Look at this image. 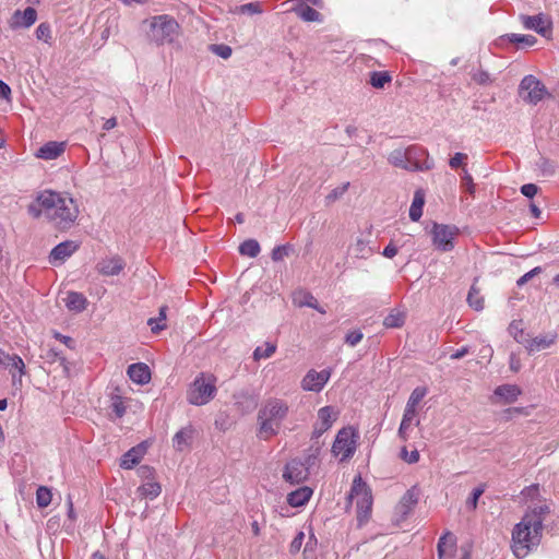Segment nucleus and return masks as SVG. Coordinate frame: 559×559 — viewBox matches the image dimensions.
I'll use <instances>...</instances> for the list:
<instances>
[{
  "label": "nucleus",
  "mask_w": 559,
  "mask_h": 559,
  "mask_svg": "<svg viewBox=\"0 0 559 559\" xmlns=\"http://www.w3.org/2000/svg\"><path fill=\"white\" fill-rule=\"evenodd\" d=\"M37 19V12L34 8L27 7L24 11H15L13 14V26L15 27H29Z\"/></svg>",
  "instance_id": "21"
},
{
  "label": "nucleus",
  "mask_w": 559,
  "mask_h": 559,
  "mask_svg": "<svg viewBox=\"0 0 559 559\" xmlns=\"http://www.w3.org/2000/svg\"><path fill=\"white\" fill-rule=\"evenodd\" d=\"M523 26L526 29H534L538 34L546 36L550 32V25L546 24L543 14L537 15H521L520 16Z\"/></svg>",
  "instance_id": "17"
},
{
  "label": "nucleus",
  "mask_w": 559,
  "mask_h": 559,
  "mask_svg": "<svg viewBox=\"0 0 559 559\" xmlns=\"http://www.w3.org/2000/svg\"><path fill=\"white\" fill-rule=\"evenodd\" d=\"M416 417V412L404 409L403 418L397 431V436L402 441H407L408 430L411 429L412 423Z\"/></svg>",
  "instance_id": "32"
},
{
  "label": "nucleus",
  "mask_w": 559,
  "mask_h": 559,
  "mask_svg": "<svg viewBox=\"0 0 559 559\" xmlns=\"http://www.w3.org/2000/svg\"><path fill=\"white\" fill-rule=\"evenodd\" d=\"M425 204V195L421 190H417L414 194L413 202L409 207V218L413 222H417L420 219L423 215V207Z\"/></svg>",
  "instance_id": "30"
},
{
  "label": "nucleus",
  "mask_w": 559,
  "mask_h": 559,
  "mask_svg": "<svg viewBox=\"0 0 559 559\" xmlns=\"http://www.w3.org/2000/svg\"><path fill=\"white\" fill-rule=\"evenodd\" d=\"M331 377L330 369H323L316 371L314 369L309 370L301 381V388L305 391L320 392Z\"/></svg>",
  "instance_id": "11"
},
{
  "label": "nucleus",
  "mask_w": 559,
  "mask_h": 559,
  "mask_svg": "<svg viewBox=\"0 0 559 559\" xmlns=\"http://www.w3.org/2000/svg\"><path fill=\"white\" fill-rule=\"evenodd\" d=\"M400 457L408 464H415L419 461V452L415 449L412 452L407 451L406 447H403L400 451Z\"/></svg>",
  "instance_id": "52"
},
{
  "label": "nucleus",
  "mask_w": 559,
  "mask_h": 559,
  "mask_svg": "<svg viewBox=\"0 0 559 559\" xmlns=\"http://www.w3.org/2000/svg\"><path fill=\"white\" fill-rule=\"evenodd\" d=\"M418 502V491L415 487L408 489L401 498L396 510L402 518H406Z\"/></svg>",
  "instance_id": "20"
},
{
  "label": "nucleus",
  "mask_w": 559,
  "mask_h": 559,
  "mask_svg": "<svg viewBox=\"0 0 559 559\" xmlns=\"http://www.w3.org/2000/svg\"><path fill=\"white\" fill-rule=\"evenodd\" d=\"M337 419V413L332 406H324L318 411V420L316 424L328 431Z\"/></svg>",
  "instance_id": "24"
},
{
  "label": "nucleus",
  "mask_w": 559,
  "mask_h": 559,
  "mask_svg": "<svg viewBox=\"0 0 559 559\" xmlns=\"http://www.w3.org/2000/svg\"><path fill=\"white\" fill-rule=\"evenodd\" d=\"M547 93L545 85L533 75H526L520 83V94L525 102L537 104Z\"/></svg>",
  "instance_id": "10"
},
{
  "label": "nucleus",
  "mask_w": 559,
  "mask_h": 559,
  "mask_svg": "<svg viewBox=\"0 0 559 559\" xmlns=\"http://www.w3.org/2000/svg\"><path fill=\"white\" fill-rule=\"evenodd\" d=\"M166 310L167 307L163 306L159 308V314L157 318H150L147 320V325L151 328V331L154 334L159 333L166 328L165 321H166Z\"/></svg>",
  "instance_id": "38"
},
{
  "label": "nucleus",
  "mask_w": 559,
  "mask_h": 559,
  "mask_svg": "<svg viewBox=\"0 0 559 559\" xmlns=\"http://www.w3.org/2000/svg\"><path fill=\"white\" fill-rule=\"evenodd\" d=\"M359 436L353 427H344L336 433L332 445L334 456H340V462H346L353 457L357 449Z\"/></svg>",
  "instance_id": "7"
},
{
  "label": "nucleus",
  "mask_w": 559,
  "mask_h": 559,
  "mask_svg": "<svg viewBox=\"0 0 559 559\" xmlns=\"http://www.w3.org/2000/svg\"><path fill=\"white\" fill-rule=\"evenodd\" d=\"M353 251L358 259H368L373 250L368 246V241L362 238H357Z\"/></svg>",
  "instance_id": "40"
},
{
  "label": "nucleus",
  "mask_w": 559,
  "mask_h": 559,
  "mask_svg": "<svg viewBox=\"0 0 559 559\" xmlns=\"http://www.w3.org/2000/svg\"><path fill=\"white\" fill-rule=\"evenodd\" d=\"M64 150V142L49 141L37 150L35 156L40 159L52 160L63 154Z\"/></svg>",
  "instance_id": "16"
},
{
  "label": "nucleus",
  "mask_w": 559,
  "mask_h": 559,
  "mask_svg": "<svg viewBox=\"0 0 559 559\" xmlns=\"http://www.w3.org/2000/svg\"><path fill=\"white\" fill-rule=\"evenodd\" d=\"M369 82L374 88H383L386 83L391 82V75L386 71H373Z\"/></svg>",
  "instance_id": "43"
},
{
  "label": "nucleus",
  "mask_w": 559,
  "mask_h": 559,
  "mask_svg": "<svg viewBox=\"0 0 559 559\" xmlns=\"http://www.w3.org/2000/svg\"><path fill=\"white\" fill-rule=\"evenodd\" d=\"M261 251L260 245L255 239L245 240L239 246V252L242 255H247L250 258H255Z\"/></svg>",
  "instance_id": "39"
},
{
  "label": "nucleus",
  "mask_w": 559,
  "mask_h": 559,
  "mask_svg": "<svg viewBox=\"0 0 559 559\" xmlns=\"http://www.w3.org/2000/svg\"><path fill=\"white\" fill-rule=\"evenodd\" d=\"M521 394V390L515 384H502L496 388L495 395L503 399L507 403H513Z\"/></svg>",
  "instance_id": "28"
},
{
  "label": "nucleus",
  "mask_w": 559,
  "mask_h": 559,
  "mask_svg": "<svg viewBox=\"0 0 559 559\" xmlns=\"http://www.w3.org/2000/svg\"><path fill=\"white\" fill-rule=\"evenodd\" d=\"M27 214L38 219L43 215L58 230H69L79 217L75 200L67 192L44 190L27 205Z\"/></svg>",
  "instance_id": "1"
},
{
  "label": "nucleus",
  "mask_w": 559,
  "mask_h": 559,
  "mask_svg": "<svg viewBox=\"0 0 559 559\" xmlns=\"http://www.w3.org/2000/svg\"><path fill=\"white\" fill-rule=\"evenodd\" d=\"M66 306L70 311L82 312L86 309L87 299L81 293L70 292L64 299Z\"/></svg>",
  "instance_id": "26"
},
{
  "label": "nucleus",
  "mask_w": 559,
  "mask_h": 559,
  "mask_svg": "<svg viewBox=\"0 0 559 559\" xmlns=\"http://www.w3.org/2000/svg\"><path fill=\"white\" fill-rule=\"evenodd\" d=\"M304 465L301 459H293L286 464L283 478L292 485L304 483L309 476V472Z\"/></svg>",
  "instance_id": "12"
},
{
  "label": "nucleus",
  "mask_w": 559,
  "mask_h": 559,
  "mask_svg": "<svg viewBox=\"0 0 559 559\" xmlns=\"http://www.w3.org/2000/svg\"><path fill=\"white\" fill-rule=\"evenodd\" d=\"M348 498L350 500L356 499L357 522L359 526H362L371 514L372 495L370 487L360 475L354 478Z\"/></svg>",
  "instance_id": "6"
},
{
  "label": "nucleus",
  "mask_w": 559,
  "mask_h": 559,
  "mask_svg": "<svg viewBox=\"0 0 559 559\" xmlns=\"http://www.w3.org/2000/svg\"><path fill=\"white\" fill-rule=\"evenodd\" d=\"M484 491H485V486L484 485L474 488L472 493H471V496H469V498L466 501L467 508H469L472 510H475L477 508L478 499L484 493Z\"/></svg>",
  "instance_id": "50"
},
{
  "label": "nucleus",
  "mask_w": 559,
  "mask_h": 559,
  "mask_svg": "<svg viewBox=\"0 0 559 559\" xmlns=\"http://www.w3.org/2000/svg\"><path fill=\"white\" fill-rule=\"evenodd\" d=\"M79 249V245L72 240H66L58 243L50 252L49 260L51 263L63 262Z\"/></svg>",
  "instance_id": "15"
},
{
  "label": "nucleus",
  "mask_w": 559,
  "mask_h": 559,
  "mask_svg": "<svg viewBox=\"0 0 559 559\" xmlns=\"http://www.w3.org/2000/svg\"><path fill=\"white\" fill-rule=\"evenodd\" d=\"M558 340V333L556 331H548L542 333L535 337H530L525 349L528 354H534L544 349H548L556 344Z\"/></svg>",
  "instance_id": "13"
},
{
  "label": "nucleus",
  "mask_w": 559,
  "mask_h": 559,
  "mask_svg": "<svg viewBox=\"0 0 559 559\" xmlns=\"http://www.w3.org/2000/svg\"><path fill=\"white\" fill-rule=\"evenodd\" d=\"M293 11L305 22H322L321 13L307 4H300Z\"/></svg>",
  "instance_id": "29"
},
{
  "label": "nucleus",
  "mask_w": 559,
  "mask_h": 559,
  "mask_svg": "<svg viewBox=\"0 0 559 559\" xmlns=\"http://www.w3.org/2000/svg\"><path fill=\"white\" fill-rule=\"evenodd\" d=\"M237 11L241 14H260L262 9L258 2H249L237 8Z\"/></svg>",
  "instance_id": "55"
},
{
  "label": "nucleus",
  "mask_w": 559,
  "mask_h": 559,
  "mask_svg": "<svg viewBox=\"0 0 559 559\" xmlns=\"http://www.w3.org/2000/svg\"><path fill=\"white\" fill-rule=\"evenodd\" d=\"M509 367L513 372L520 371L522 364L520 356L515 353H511L509 356Z\"/></svg>",
  "instance_id": "63"
},
{
  "label": "nucleus",
  "mask_w": 559,
  "mask_h": 559,
  "mask_svg": "<svg viewBox=\"0 0 559 559\" xmlns=\"http://www.w3.org/2000/svg\"><path fill=\"white\" fill-rule=\"evenodd\" d=\"M304 539H305V533L304 532H299L294 537V539L292 540V543L289 545V552L292 555H296L300 550V548H301V546L304 544Z\"/></svg>",
  "instance_id": "59"
},
{
  "label": "nucleus",
  "mask_w": 559,
  "mask_h": 559,
  "mask_svg": "<svg viewBox=\"0 0 559 559\" xmlns=\"http://www.w3.org/2000/svg\"><path fill=\"white\" fill-rule=\"evenodd\" d=\"M127 374L138 384H146L151 380V370L144 362H135L128 367Z\"/></svg>",
  "instance_id": "19"
},
{
  "label": "nucleus",
  "mask_w": 559,
  "mask_h": 559,
  "mask_svg": "<svg viewBox=\"0 0 559 559\" xmlns=\"http://www.w3.org/2000/svg\"><path fill=\"white\" fill-rule=\"evenodd\" d=\"M312 492H313L312 489L307 486L300 487V488L292 491L287 496V502L292 507H301L310 500Z\"/></svg>",
  "instance_id": "23"
},
{
  "label": "nucleus",
  "mask_w": 559,
  "mask_h": 559,
  "mask_svg": "<svg viewBox=\"0 0 559 559\" xmlns=\"http://www.w3.org/2000/svg\"><path fill=\"white\" fill-rule=\"evenodd\" d=\"M407 170L425 171L433 168L435 163L429 157L428 151L419 145H411L406 148Z\"/></svg>",
  "instance_id": "8"
},
{
  "label": "nucleus",
  "mask_w": 559,
  "mask_h": 559,
  "mask_svg": "<svg viewBox=\"0 0 559 559\" xmlns=\"http://www.w3.org/2000/svg\"><path fill=\"white\" fill-rule=\"evenodd\" d=\"M405 312L393 309L383 320V325L389 329H396L403 326L405 323Z\"/></svg>",
  "instance_id": "33"
},
{
  "label": "nucleus",
  "mask_w": 559,
  "mask_h": 559,
  "mask_svg": "<svg viewBox=\"0 0 559 559\" xmlns=\"http://www.w3.org/2000/svg\"><path fill=\"white\" fill-rule=\"evenodd\" d=\"M426 394H427V389L425 386L415 388L408 397L405 409L416 412L417 405L423 401V399L426 396Z\"/></svg>",
  "instance_id": "37"
},
{
  "label": "nucleus",
  "mask_w": 559,
  "mask_h": 559,
  "mask_svg": "<svg viewBox=\"0 0 559 559\" xmlns=\"http://www.w3.org/2000/svg\"><path fill=\"white\" fill-rule=\"evenodd\" d=\"M51 498L52 495L49 488L45 486L38 487L36 491V503L39 508L48 507L51 502Z\"/></svg>",
  "instance_id": "46"
},
{
  "label": "nucleus",
  "mask_w": 559,
  "mask_h": 559,
  "mask_svg": "<svg viewBox=\"0 0 559 559\" xmlns=\"http://www.w3.org/2000/svg\"><path fill=\"white\" fill-rule=\"evenodd\" d=\"M211 51L223 59H228L231 56V48L225 44L211 45Z\"/></svg>",
  "instance_id": "54"
},
{
  "label": "nucleus",
  "mask_w": 559,
  "mask_h": 559,
  "mask_svg": "<svg viewBox=\"0 0 559 559\" xmlns=\"http://www.w3.org/2000/svg\"><path fill=\"white\" fill-rule=\"evenodd\" d=\"M322 443L320 441H316L311 443V445L307 449L304 460H301V464L307 468L310 473V469L318 465L319 455L321 453Z\"/></svg>",
  "instance_id": "27"
},
{
  "label": "nucleus",
  "mask_w": 559,
  "mask_h": 559,
  "mask_svg": "<svg viewBox=\"0 0 559 559\" xmlns=\"http://www.w3.org/2000/svg\"><path fill=\"white\" fill-rule=\"evenodd\" d=\"M542 526L536 515L524 514L521 522L512 531V551L519 559L526 557L537 547L542 538Z\"/></svg>",
  "instance_id": "2"
},
{
  "label": "nucleus",
  "mask_w": 559,
  "mask_h": 559,
  "mask_svg": "<svg viewBox=\"0 0 559 559\" xmlns=\"http://www.w3.org/2000/svg\"><path fill=\"white\" fill-rule=\"evenodd\" d=\"M364 337V334L360 330H354L346 334L345 343L352 347L356 346Z\"/></svg>",
  "instance_id": "57"
},
{
  "label": "nucleus",
  "mask_w": 559,
  "mask_h": 559,
  "mask_svg": "<svg viewBox=\"0 0 559 559\" xmlns=\"http://www.w3.org/2000/svg\"><path fill=\"white\" fill-rule=\"evenodd\" d=\"M509 333L513 336L515 342L526 345L530 340V334L525 333L521 326V321L513 320L509 325Z\"/></svg>",
  "instance_id": "35"
},
{
  "label": "nucleus",
  "mask_w": 559,
  "mask_h": 559,
  "mask_svg": "<svg viewBox=\"0 0 559 559\" xmlns=\"http://www.w3.org/2000/svg\"><path fill=\"white\" fill-rule=\"evenodd\" d=\"M543 271V269L540 266H536L534 269H532L531 271H528L527 273H525L524 275H522L518 281H516V285L519 287L523 286L524 284H526L530 280H532L534 276L540 274Z\"/></svg>",
  "instance_id": "60"
},
{
  "label": "nucleus",
  "mask_w": 559,
  "mask_h": 559,
  "mask_svg": "<svg viewBox=\"0 0 559 559\" xmlns=\"http://www.w3.org/2000/svg\"><path fill=\"white\" fill-rule=\"evenodd\" d=\"M288 412L289 406L286 401L276 397L266 400L258 412L259 437L267 440L276 436Z\"/></svg>",
  "instance_id": "3"
},
{
  "label": "nucleus",
  "mask_w": 559,
  "mask_h": 559,
  "mask_svg": "<svg viewBox=\"0 0 559 559\" xmlns=\"http://www.w3.org/2000/svg\"><path fill=\"white\" fill-rule=\"evenodd\" d=\"M288 246H276L271 252V258L274 262L282 261L284 257L288 255Z\"/></svg>",
  "instance_id": "58"
},
{
  "label": "nucleus",
  "mask_w": 559,
  "mask_h": 559,
  "mask_svg": "<svg viewBox=\"0 0 559 559\" xmlns=\"http://www.w3.org/2000/svg\"><path fill=\"white\" fill-rule=\"evenodd\" d=\"M36 38L47 43L51 38L50 26L47 23H40L35 31Z\"/></svg>",
  "instance_id": "53"
},
{
  "label": "nucleus",
  "mask_w": 559,
  "mask_h": 559,
  "mask_svg": "<svg viewBox=\"0 0 559 559\" xmlns=\"http://www.w3.org/2000/svg\"><path fill=\"white\" fill-rule=\"evenodd\" d=\"M151 40L158 46L173 44L179 36L180 26L170 15L162 14L153 16L150 21Z\"/></svg>",
  "instance_id": "5"
},
{
  "label": "nucleus",
  "mask_w": 559,
  "mask_h": 559,
  "mask_svg": "<svg viewBox=\"0 0 559 559\" xmlns=\"http://www.w3.org/2000/svg\"><path fill=\"white\" fill-rule=\"evenodd\" d=\"M276 352L274 343L266 342L264 346H258L253 352V359L259 361L261 359L270 358Z\"/></svg>",
  "instance_id": "44"
},
{
  "label": "nucleus",
  "mask_w": 559,
  "mask_h": 559,
  "mask_svg": "<svg viewBox=\"0 0 559 559\" xmlns=\"http://www.w3.org/2000/svg\"><path fill=\"white\" fill-rule=\"evenodd\" d=\"M538 192V187L535 183H525L521 187V193L526 198L532 199Z\"/></svg>",
  "instance_id": "62"
},
{
  "label": "nucleus",
  "mask_w": 559,
  "mask_h": 559,
  "mask_svg": "<svg viewBox=\"0 0 559 559\" xmlns=\"http://www.w3.org/2000/svg\"><path fill=\"white\" fill-rule=\"evenodd\" d=\"M110 407L111 412L115 414L117 418H121L126 414L124 403L122 401V397L119 395L112 397Z\"/></svg>",
  "instance_id": "49"
},
{
  "label": "nucleus",
  "mask_w": 559,
  "mask_h": 559,
  "mask_svg": "<svg viewBox=\"0 0 559 559\" xmlns=\"http://www.w3.org/2000/svg\"><path fill=\"white\" fill-rule=\"evenodd\" d=\"M549 512V508L546 504H539L537 507H534L525 514H533L536 515V519L539 520L540 526L543 527V522L545 520V515Z\"/></svg>",
  "instance_id": "56"
},
{
  "label": "nucleus",
  "mask_w": 559,
  "mask_h": 559,
  "mask_svg": "<svg viewBox=\"0 0 559 559\" xmlns=\"http://www.w3.org/2000/svg\"><path fill=\"white\" fill-rule=\"evenodd\" d=\"M126 263L119 255L105 258L97 263V271L105 276L118 275L124 269Z\"/></svg>",
  "instance_id": "14"
},
{
  "label": "nucleus",
  "mask_w": 559,
  "mask_h": 559,
  "mask_svg": "<svg viewBox=\"0 0 559 559\" xmlns=\"http://www.w3.org/2000/svg\"><path fill=\"white\" fill-rule=\"evenodd\" d=\"M192 436L191 428H182L173 438V445L177 451H182L188 445V440Z\"/></svg>",
  "instance_id": "36"
},
{
  "label": "nucleus",
  "mask_w": 559,
  "mask_h": 559,
  "mask_svg": "<svg viewBox=\"0 0 559 559\" xmlns=\"http://www.w3.org/2000/svg\"><path fill=\"white\" fill-rule=\"evenodd\" d=\"M468 305L476 311L484 309V298L480 296L479 289L472 285L467 295Z\"/></svg>",
  "instance_id": "41"
},
{
  "label": "nucleus",
  "mask_w": 559,
  "mask_h": 559,
  "mask_svg": "<svg viewBox=\"0 0 559 559\" xmlns=\"http://www.w3.org/2000/svg\"><path fill=\"white\" fill-rule=\"evenodd\" d=\"M5 368H8L12 374L13 385H16L17 383L21 384L22 376L25 373V364L23 359L19 355L13 354L10 356Z\"/></svg>",
  "instance_id": "22"
},
{
  "label": "nucleus",
  "mask_w": 559,
  "mask_h": 559,
  "mask_svg": "<svg viewBox=\"0 0 559 559\" xmlns=\"http://www.w3.org/2000/svg\"><path fill=\"white\" fill-rule=\"evenodd\" d=\"M468 159V156L467 154L465 153H455L449 160V166L452 168V169H457L460 167H463L465 168L464 166L466 165V162Z\"/></svg>",
  "instance_id": "51"
},
{
  "label": "nucleus",
  "mask_w": 559,
  "mask_h": 559,
  "mask_svg": "<svg viewBox=\"0 0 559 559\" xmlns=\"http://www.w3.org/2000/svg\"><path fill=\"white\" fill-rule=\"evenodd\" d=\"M459 229L455 226L433 223L431 235L432 243L438 250L451 251L454 248L453 239Z\"/></svg>",
  "instance_id": "9"
},
{
  "label": "nucleus",
  "mask_w": 559,
  "mask_h": 559,
  "mask_svg": "<svg viewBox=\"0 0 559 559\" xmlns=\"http://www.w3.org/2000/svg\"><path fill=\"white\" fill-rule=\"evenodd\" d=\"M512 44H520L522 46H534L537 43V38L533 35H523V34H507L504 36Z\"/></svg>",
  "instance_id": "42"
},
{
  "label": "nucleus",
  "mask_w": 559,
  "mask_h": 559,
  "mask_svg": "<svg viewBox=\"0 0 559 559\" xmlns=\"http://www.w3.org/2000/svg\"><path fill=\"white\" fill-rule=\"evenodd\" d=\"M145 452L146 447L144 445V443H140L131 448L122 455L120 466L124 469L133 468L136 464L140 463Z\"/></svg>",
  "instance_id": "18"
},
{
  "label": "nucleus",
  "mask_w": 559,
  "mask_h": 559,
  "mask_svg": "<svg viewBox=\"0 0 559 559\" xmlns=\"http://www.w3.org/2000/svg\"><path fill=\"white\" fill-rule=\"evenodd\" d=\"M448 540H449V547L453 548V546L455 545V538L453 537V535L450 532L444 533L439 538V542L437 545L439 559H444V557H445V547L448 545Z\"/></svg>",
  "instance_id": "45"
},
{
  "label": "nucleus",
  "mask_w": 559,
  "mask_h": 559,
  "mask_svg": "<svg viewBox=\"0 0 559 559\" xmlns=\"http://www.w3.org/2000/svg\"><path fill=\"white\" fill-rule=\"evenodd\" d=\"M473 79L479 84H486L490 81V75L486 71H478L474 74Z\"/></svg>",
  "instance_id": "64"
},
{
  "label": "nucleus",
  "mask_w": 559,
  "mask_h": 559,
  "mask_svg": "<svg viewBox=\"0 0 559 559\" xmlns=\"http://www.w3.org/2000/svg\"><path fill=\"white\" fill-rule=\"evenodd\" d=\"M139 497L146 498V499H155L157 498L162 492V487L156 481H148L140 486L136 490Z\"/></svg>",
  "instance_id": "31"
},
{
  "label": "nucleus",
  "mask_w": 559,
  "mask_h": 559,
  "mask_svg": "<svg viewBox=\"0 0 559 559\" xmlns=\"http://www.w3.org/2000/svg\"><path fill=\"white\" fill-rule=\"evenodd\" d=\"M538 169L542 171L544 176H551L555 174V164L550 159L546 157H539L536 163Z\"/></svg>",
  "instance_id": "48"
},
{
  "label": "nucleus",
  "mask_w": 559,
  "mask_h": 559,
  "mask_svg": "<svg viewBox=\"0 0 559 559\" xmlns=\"http://www.w3.org/2000/svg\"><path fill=\"white\" fill-rule=\"evenodd\" d=\"M388 162L393 165L394 167L402 168L407 170V156H406V148H396L393 150L389 156Z\"/></svg>",
  "instance_id": "34"
},
{
  "label": "nucleus",
  "mask_w": 559,
  "mask_h": 559,
  "mask_svg": "<svg viewBox=\"0 0 559 559\" xmlns=\"http://www.w3.org/2000/svg\"><path fill=\"white\" fill-rule=\"evenodd\" d=\"M348 187L349 182H345L341 187L333 189L331 193L328 195V200L334 201L341 198L347 191Z\"/></svg>",
  "instance_id": "61"
},
{
  "label": "nucleus",
  "mask_w": 559,
  "mask_h": 559,
  "mask_svg": "<svg viewBox=\"0 0 559 559\" xmlns=\"http://www.w3.org/2000/svg\"><path fill=\"white\" fill-rule=\"evenodd\" d=\"M294 304L298 307H309L316 309L320 313H325V310L319 306L317 298L309 292H299L295 294Z\"/></svg>",
  "instance_id": "25"
},
{
  "label": "nucleus",
  "mask_w": 559,
  "mask_h": 559,
  "mask_svg": "<svg viewBox=\"0 0 559 559\" xmlns=\"http://www.w3.org/2000/svg\"><path fill=\"white\" fill-rule=\"evenodd\" d=\"M216 381V377L212 373L198 374L187 391L188 403L195 406L210 403L217 393Z\"/></svg>",
  "instance_id": "4"
},
{
  "label": "nucleus",
  "mask_w": 559,
  "mask_h": 559,
  "mask_svg": "<svg viewBox=\"0 0 559 559\" xmlns=\"http://www.w3.org/2000/svg\"><path fill=\"white\" fill-rule=\"evenodd\" d=\"M461 182L462 188L465 192H467L471 195L475 194L476 187L473 181L472 175L467 171L466 168H462Z\"/></svg>",
  "instance_id": "47"
}]
</instances>
